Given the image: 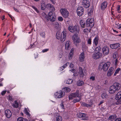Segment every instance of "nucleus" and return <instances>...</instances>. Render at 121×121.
<instances>
[{
    "mask_svg": "<svg viewBox=\"0 0 121 121\" xmlns=\"http://www.w3.org/2000/svg\"><path fill=\"white\" fill-rule=\"evenodd\" d=\"M46 7L48 10L52 11L49 12L48 14L50 20L52 22L55 21V17L52 13V12L55 10L54 7L52 5L50 4H46Z\"/></svg>",
    "mask_w": 121,
    "mask_h": 121,
    "instance_id": "nucleus-1",
    "label": "nucleus"
},
{
    "mask_svg": "<svg viewBox=\"0 0 121 121\" xmlns=\"http://www.w3.org/2000/svg\"><path fill=\"white\" fill-rule=\"evenodd\" d=\"M121 84L117 82L114 83V84L111 86L109 88V92L110 93L113 94L116 91H118L121 88Z\"/></svg>",
    "mask_w": 121,
    "mask_h": 121,
    "instance_id": "nucleus-2",
    "label": "nucleus"
},
{
    "mask_svg": "<svg viewBox=\"0 0 121 121\" xmlns=\"http://www.w3.org/2000/svg\"><path fill=\"white\" fill-rule=\"evenodd\" d=\"M79 91L77 90L74 93H72L69 96V99H72L76 97H78V98H76L73 101V102L74 103L79 102L81 99V97L80 96H79Z\"/></svg>",
    "mask_w": 121,
    "mask_h": 121,
    "instance_id": "nucleus-3",
    "label": "nucleus"
},
{
    "mask_svg": "<svg viewBox=\"0 0 121 121\" xmlns=\"http://www.w3.org/2000/svg\"><path fill=\"white\" fill-rule=\"evenodd\" d=\"M66 34L64 31H62L61 34L59 32H57L56 34V38L59 39L60 38L61 42H63L65 40L66 38Z\"/></svg>",
    "mask_w": 121,
    "mask_h": 121,
    "instance_id": "nucleus-4",
    "label": "nucleus"
},
{
    "mask_svg": "<svg viewBox=\"0 0 121 121\" xmlns=\"http://www.w3.org/2000/svg\"><path fill=\"white\" fill-rule=\"evenodd\" d=\"M68 28L69 30L71 33H75L77 34H78L79 32V28L76 25L72 26L69 25Z\"/></svg>",
    "mask_w": 121,
    "mask_h": 121,
    "instance_id": "nucleus-5",
    "label": "nucleus"
},
{
    "mask_svg": "<svg viewBox=\"0 0 121 121\" xmlns=\"http://www.w3.org/2000/svg\"><path fill=\"white\" fill-rule=\"evenodd\" d=\"M108 62L104 64L101 63L99 65L98 68L99 70L103 69L104 71H106L108 68Z\"/></svg>",
    "mask_w": 121,
    "mask_h": 121,
    "instance_id": "nucleus-6",
    "label": "nucleus"
},
{
    "mask_svg": "<svg viewBox=\"0 0 121 121\" xmlns=\"http://www.w3.org/2000/svg\"><path fill=\"white\" fill-rule=\"evenodd\" d=\"M72 39L76 46L77 45V44L75 43H79L81 42V39L78 36L77 34L75 33L72 36Z\"/></svg>",
    "mask_w": 121,
    "mask_h": 121,
    "instance_id": "nucleus-7",
    "label": "nucleus"
},
{
    "mask_svg": "<svg viewBox=\"0 0 121 121\" xmlns=\"http://www.w3.org/2000/svg\"><path fill=\"white\" fill-rule=\"evenodd\" d=\"M86 22V27H90L92 28L93 27L94 25V19L93 18L87 19Z\"/></svg>",
    "mask_w": 121,
    "mask_h": 121,
    "instance_id": "nucleus-8",
    "label": "nucleus"
},
{
    "mask_svg": "<svg viewBox=\"0 0 121 121\" xmlns=\"http://www.w3.org/2000/svg\"><path fill=\"white\" fill-rule=\"evenodd\" d=\"M65 94V93L63 91H60L55 93V97L56 98H60L64 96Z\"/></svg>",
    "mask_w": 121,
    "mask_h": 121,
    "instance_id": "nucleus-9",
    "label": "nucleus"
},
{
    "mask_svg": "<svg viewBox=\"0 0 121 121\" xmlns=\"http://www.w3.org/2000/svg\"><path fill=\"white\" fill-rule=\"evenodd\" d=\"M115 99L117 101L115 104L117 105L121 104V91L118 92L116 96Z\"/></svg>",
    "mask_w": 121,
    "mask_h": 121,
    "instance_id": "nucleus-10",
    "label": "nucleus"
},
{
    "mask_svg": "<svg viewBox=\"0 0 121 121\" xmlns=\"http://www.w3.org/2000/svg\"><path fill=\"white\" fill-rule=\"evenodd\" d=\"M60 12L62 15L65 18L67 17L69 15V12L66 9H61Z\"/></svg>",
    "mask_w": 121,
    "mask_h": 121,
    "instance_id": "nucleus-11",
    "label": "nucleus"
},
{
    "mask_svg": "<svg viewBox=\"0 0 121 121\" xmlns=\"http://www.w3.org/2000/svg\"><path fill=\"white\" fill-rule=\"evenodd\" d=\"M84 11V9L82 7H78L77 9V12L78 15L80 16L82 14Z\"/></svg>",
    "mask_w": 121,
    "mask_h": 121,
    "instance_id": "nucleus-12",
    "label": "nucleus"
},
{
    "mask_svg": "<svg viewBox=\"0 0 121 121\" xmlns=\"http://www.w3.org/2000/svg\"><path fill=\"white\" fill-rule=\"evenodd\" d=\"M102 52L104 56L107 55L109 52L108 48L107 46H104L102 48Z\"/></svg>",
    "mask_w": 121,
    "mask_h": 121,
    "instance_id": "nucleus-13",
    "label": "nucleus"
},
{
    "mask_svg": "<svg viewBox=\"0 0 121 121\" xmlns=\"http://www.w3.org/2000/svg\"><path fill=\"white\" fill-rule=\"evenodd\" d=\"M102 54L100 52H97V53H94L92 56L93 58L95 59H99L102 57Z\"/></svg>",
    "mask_w": 121,
    "mask_h": 121,
    "instance_id": "nucleus-14",
    "label": "nucleus"
},
{
    "mask_svg": "<svg viewBox=\"0 0 121 121\" xmlns=\"http://www.w3.org/2000/svg\"><path fill=\"white\" fill-rule=\"evenodd\" d=\"M82 5L85 8H88L90 6L89 2L87 0H83L82 2Z\"/></svg>",
    "mask_w": 121,
    "mask_h": 121,
    "instance_id": "nucleus-15",
    "label": "nucleus"
},
{
    "mask_svg": "<svg viewBox=\"0 0 121 121\" xmlns=\"http://www.w3.org/2000/svg\"><path fill=\"white\" fill-rule=\"evenodd\" d=\"M6 116L8 118H10L12 116V113L11 111L9 109L6 110L5 112Z\"/></svg>",
    "mask_w": 121,
    "mask_h": 121,
    "instance_id": "nucleus-16",
    "label": "nucleus"
},
{
    "mask_svg": "<svg viewBox=\"0 0 121 121\" xmlns=\"http://www.w3.org/2000/svg\"><path fill=\"white\" fill-rule=\"evenodd\" d=\"M110 47L112 49H115L119 47L120 46V44L119 43H116L113 44H110Z\"/></svg>",
    "mask_w": 121,
    "mask_h": 121,
    "instance_id": "nucleus-17",
    "label": "nucleus"
},
{
    "mask_svg": "<svg viewBox=\"0 0 121 121\" xmlns=\"http://www.w3.org/2000/svg\"><path fill=\"white\" fill-rule=\"evenodd\" d=\"M65 47L66 50H69L71 49V43L69 41H67Z\"/></svg>",
    "mask_w": 121,
    "mask_h": 121,
    "instance_id": "nucleus-18",
    "label": "nucleus"
},
{
    "mask_svg": "<svg viewBox=\"0 0 121 121\" xmlns=\"http://www.w3.org/2000/svg\"><path fill=\"white\" fill-rule=\"evenodd\" d=\"M114 68L113 67H111L109 69L107 75L108 76H110L114 72Z\"/></svg>",
    "mask_w": 121,
    "mask_h": 121,
    "instance_id": "nucleus-19",
    "label": "nucleus"
},
{
    "mask_svg": "<svg viewBox=\"0 0 121 121\" xmlns=\"http://www.w3.org/2000/svg\"><path fill=\"white\" fill-rule=\"evenodd\" d=\"M107 3L106 2L102 3L101 5V9L102 10H104L107 6Z\"/></svg>",
    "mask_w": 121,
    "mask_h": 121,
    "instance_id": "nucleus-20",
    "label": "nucleus"
},
{
    "mask_svg": "<svg viewBox=\"0 0 121 121\" xmlns=\"http://www.w3.org/2000/svg\"><path fill=\"white\" fill-rule=\"evenodd\" d=\"M79 60L81 62H83L85 58L84 54V52H82L80 55L79 56Z\"/></svg>",
    "mask_w": 121,
    "mask_h": 121,
    "instance_id": "nucleus-21",
    "label": "nucleus"
},
{
    "mask_svg": "<svg viewBox=\"0 0 121 121\" xmlns=\"http://www.w3.org/2000/svg\"><path fill=\"white\" fill-rule=\"evenodd\" d=\"M117 117V116L116 114H113L110 116L108 118V120H114L116 119Z\"/></svg>",
    "mask_w": 121,
    "mask_h": 121,
    "instance_id": "nucleus-22",
    "label": "nucleus"
},
{
    "mask_svg": "<svg viewBox=\"0 0 121 121\" xmlns=\"http://www.w3.org/2000/svg\"><path fill=\"white\" fill-rule=\"evenodd\" d=\"M99 39L98 37L97 36L94 39V43L95 45H97L98 43Z\"/></svg>",
    "mask_w": 121,
    "mask_h": 121,
    "instance_id": "nucleus-23",
    "label": "nucleus"
},
{
    "mask_svg": "<svg viewBox=\"0 0 121 121\" xmlns=\"http://www.w3.org/2000/svg\"><path fill=\"white\" fill-rule=\"evenodd\" d=\"M80 24L81 27L83 28H84L85 26V22L82 20L80 21Z\"/></svg>",
    "mask_w": 121,
    "mask_h": 121,
    "instance_id": "nucleus-24",
    "label": "nucleus"
},
{
    "mask_svg": "<svg viewBox=\"0 0 121 121\" xmlns=\"http://www.w3.org/2000/svg\"><path fill=\"white\" fill-rule=\"evenodd\" d=\"M41 9L42 10H44L46 8V4H45L43 2L42 3H41Z\"/></svg>",
    "mask_w": 121,
    "mask_h": 121,
    "instance_id": "nucleus-25",
    "label": "nucleus"
},
{
    "mask_svg": "<svg viewBox=\"0 0 121 121\" xmlns=\"http://www.w3.org/2000/svg\"><path fill=\"white\" fill-rule=\"evenodd\" d=\"M93 9L94 7L92 6L90 9L89 11L88 12V14L89 16L91 15L93 13Z\"/></svg>",
    "mask_w": 121,
    "mask_h": 121,
    "instance_id": "nucleus-26",
    "label": "nucleus"
},
{
    "mask_svg": "<svg viewBox=\"0 0 121 121\" xmlns=\"http://www.w3.org/2000/svg\"><path fill=\"white\" fill-rule=\"evenodd\" d=\"M79 74L80 75L81 77H83L84 76V73L82 71V69L81 68H79Z\"/></svg>",
    "mask_w": 121,
    "mask_h": 121,
    "instance_id": "nucleus-27",
    "label": "nucleus"
},
{
    "mask_svg": "<svg viewBox=\"0 0 121 121\" xmlns=\"http://www.w3.org/2000/svg\"><path fill=\"white\" fill-rule=\"evenodd\" d=\"M92 103H91L90 104H88L85 103L83 102L82 104V106L88 107H91V106L92 105Z\"/></svg>",
    "mask_w": 121,
    "mask_h": 121,
    "instance_id": "nucleus-28",
    "label": "nucleus"
},
{
    "mask_svg": "<svg viewBox=\"0 0 121 121\" xmlns=\"http://www.w3.org/2000/svg\"><path fill=\"white\" fill-rule=\"evenodd\" d=\"M82 49L83 50H85L87 48V47L86 46L84 42L82 43Z\"/></svg>",
    "mask_w": 121,
    "mask_h": 121,
    "instance_id": "nucleus-29",
    "label": "nucleus"
},
{
    "mask_svg": "<svg viewBox=\"0 0 121 121\" xmlns=\"http://www.w3.org/2000/svg\"><path fill=\"white\" fill-rule=\"evenodd\" d=\"M84 83L82 81L79 80L77 82V85L78 86H81Z\"/></svg>",
    "mask_w": 121,
    "mask_h": 121,
    "instance_id": "nucleus-30",
    "label": "nucleus"
},
{
    "mask_svg": "<svg viewBox=\"0 0 121 121\" xmlns=\"http://www.w3.org/2000/svg\"><path fill=\"white\" fill-rule=\"evenodd\" d=\"M108 96V95L105 93H103L102 94L101 97L103 99H105Z\"/></svg>",
    "mask_w": 121,
    "mask_h": 121,
    "instance_id": "nucleus-31",
    "label": "nucleus"
},
{
    "mask_svg": "<svg viewBox=\"0 0 121 121\" xmlns=\"http://www.w3.org/2000/svg\"><path fill=\"white\" fill-rule=\"evenodd\" d=\"M86 115L85 114L82 113V117H84L82 119V120H86L87 119V118L85 117H86Z\"/></svg>",
    "mask_w": 121,
    "mask_h": 121,
    "instance_id": "nucleus-32",
    "label": "nucleus"
},
{
    "mask_svg": "<svg viewBox=\"0 0 121 121\" xmlns=\"http://www.w3.org/2000/svg\"><path fill=\"white\" fill-rule=\"evenodd\" d=\"M73 81V80L72 79H68L66 80V83L67 84H69L71 83Z\"/></svg>",
    "mask_w": 121,
    "mask_h": 121,
    "instance_id": "nucleus-33",
    "label": "nucleus"
},
{
    "mask_svg": "<svg viewBox=\"0 0 121 121\" xmlns=\"http://www.w3.org/2000/svg\"><path fill=\"white\" fill-rule=\"evenodd\" d=\"M121 69L120 68H118L116 70L114 73V75L115 76L116 74L119 73V71H120Z\"/></svg>",
    "mask_w": 121,
    "mask_h": 121,
    "instance_id": "nucleus-34",
    "label": "nucleus"
},
{
    "mask_svg": "<svg viewBox=\"0 0 121 121\" xmlns=\"http://www.w3.org/2000/svg\"><path fill=\"white\" fill-rule=\"evenodd\" d=\"M62 120L61 117L58 116L56 117V121H62Z\"/></svg>",
    "mask_w": 121,
    "mask_h": 121,
    "instance_id": "nucleus-35",
    "label": "nucleus"
},
{
    "mask_svg": "<svg viewBox=\"0 0 121 121\" xmlns=\"http://www.w3.org/2000/svg\"><path fill=\"white\" fill-rule=\"evenodd\" d=\"M101 48L99 46L97 47L96 48L95 51H97V52H100L101 50Z\"/></svg>",
    "mask_w": 121,
    "mask_h": 121,
    "instance_id": "nucleus-36",
    "label": "nucleus"
},
{
    "mask_svg": "<svg viewBox=\"0 0 121 121\" xmlns=\"http://www.w3.org/2000/svg\"><path fill=\"white\" fill-rule=\"evenodd\" d=\"M118 56V54L117 52H114L113 55V57L114 58H116Z\"/></svg>",
    "mask_w": 121,
    "mask_h": 121,
    "instance_id": "nucleus-37",
    "label": "nucleus"
},
{
    "mask_svg": "<svg viewBox=\"0 0 121 121\" xmlns=\"http://www.w3.org/2000/svg\"><path fill=\"white\" fill-rule=\"evenodd\" d=\"M73 55V53L72 52H70L69 55V59H71Z\"/></svg>",
    "mask_w": 121,
    "mask_h": 121,
    "instance_id": "nucleus-38",
    "label": "nucleus"
},
{
    "mask_svg": "<svg viewBox=\"0 0 121 121\" xmlns=\"http://www.w3.org/2000/svg\"><path fill=\"white\" fill-rule=\"evenodd\" d=\"M25 113L26 114V115L30 116V114L27 111L26 108H25Z\"/></svg>",
    "mask_w": 121,
    "mask_h": 121,
    "instance_id": "nucleus-39",
    "label": "nucleus"
},
{
    "mask_svg": "<svg viewBox=\"0 0 121 121\" xmlns=\"http://www.w3.org/2000/svg\"><path fill=\"white\" fill-rule=\"evenodd\" d=\"M69 65V62H67L63 66H62V67L63 68V69H63L65 68L67 66Z\"/></svg>",
    "mask_w": 121,
    "mask_h": 121,
    "instance_id": "nucleus-40",
    "label": "nucleus"
},
{
    "mask_svg": "<svg viewBox=\"0 0 121 121\" xmlns=\"http://www.w3.org/2000/svg\"><path fill=\"white\" fill-rule=\"evenodd\" d=\"M17 121H24V118L22 117H19L17 119Z\"/></svg>",
    "mask_w": 121,
    "mask_h": 121,
    "instance_id": "nucleus-41",
    "label": "nucleus"
},
{
    "mask_svg": "<svg viewBox=\"0 0 121 121\" xmlns=\"http://www.w3.org/2000/svg\"><path fill=\"white\" fill-rule=\"evenodd\" d=\"M13 106L16 108H17L18 106V104L17 102L15 103V104H14Z\"/></svg>",
    "mask_w": 121,
    "mask_h": 121,
    "instance_id": "nucleus-42",
    "label": "nucleus"
},
{
    "mask_svg": "<svg viewBox=\"0 0 121 121\" xmlns=\"http://www.w3.org/2000/svg\"><path fill=\"white\" fill-rule=\"evenodd\" d=\"M117 58L113 62L114 65H115V66L117 65Z\"/></svg>",
    "mask_w": 121,
    "mask_h": 121,
    "instance_id": "nucleus-43",
    "label": "nucleus"
},
{
    "mask_svg": "<svg viewBox=\"0 0 121 121\" xmlns=\"http://www.w3.org/2000/svg\"><path fill=\"white\" fill-rule=\"evenodd\" d=\"M64 89L67 92H69L70 91V89L69 88L66 87L64 88Z\"/></svg>",
    "mask_w": 121,
    "mask_h": 121,
    "instance_id": "nucleus-44",
    "label": "nucleus"
},
{
    "mask_svg": "<svg viewBox=\"0 0 121 121\" xmlns=\"http://www.w3.org/2000/svg\"><path fill=\"white\" fill-rule=\"evenodd\" d=\"M40 35L43 38L45 37V33L44 32H41L40 34Z\"/></svg>",
    "mask_w": 121,
    "mask_h": 121,
    "instance_id": "nucleus-45",
    "label": "nucleus"
},
{
    "mask_svg": "<svg viewBox=\"0 0 121 121\" xmlns=\"http://www.w3.org/2000/svg\"><path fill=\"white\" fill-rule=\"evenodd\" d=\"M91 39L89 38L87 40V43L89 44H91Z\"/></svg>",
    "mask_w": 121,
    "mask_h": 121,
    "instance_id": "nucleus-46",
    "label": "nucleus"
},
{
    "mask_svg": "<svg viewBox=\"0 0 121 121\" xmlns=\"http://www.w3.org/2000/svg\"><path fill=\"white\" fill-rule=\"evenodd\" d=\"M90 79L92 81L94 80L95 79V77L93 76H91L90 78Z\"/></svg>",
    "mask_w": 121,
    "mask_h": 121,
    "instance_id": "nucleus-47",
    "label": "nucleus"
},
{
    "mask_svg": "<svg viewBox=\"0 0 121 121\" xmlns=\"http://www.w3.org/2000/svg\"><path fill=\"white\" fill-rule=\"evenodd\" d=\"M58 20L60 21H62L63 20V19L62 17H58Z\"/></svg>",
    "mask_w": 121,
    "mask_h": 121,
    "instance_id": "nucleus-48",
    "label": "nucleus"
},
{
    "mask_svg": "<svg viewBox=\"0 0 121 121\" xmlns=\"http://www.w3.org/2000/svg\"><path fill=\"white\" fill-rule=\"evenodd\" d=\"M49 50L48 49H44L43 50L42 52H47Z\"/></svg>",
    "mask_w": 121,
    "mask_h": 121,
    "instance_id": "nucleus-49",
    "label": "nucleus"
},
{
    "mask_svg": "<svg viewBox=\"0 0 121 121\" xmlns=\"http://www.w3.org/2000/svg\"><path fill=\"white\" fill-rule=\"evenodd\" d=\"M6 91H3L1 93V94L2 95H4L6 92Z\"/></svg>",
    "mask_w": 121,
    "mask_h": 121,
    "instance_id": "nucleus-50",
    "label": "nucleus"
},
{
    "mask_svg": "<svg viewBox=\"0 0 121 121\" xmlns=\"http://www.w3.org/2000/svg\"><path fill=\"white\" fill-rule=\"evenodd\" d=\"M120 5H117V10L118 11H119L120 10Z\"/></svg>",
    "mask_w": 121,
    "mask_h": 121,
    "instance_id": "nucleus-51",
    "label": "nucleus"
},
{
    "mask_svg": "<svg viewBox=\"0 0 121 121\" xmlns=\"http://www.w3.org/2000/svg\"><path fill=\"white\" fill-rule=\"evenodd\" d=\"M35 45H34V44H33L32 45H30V46L28 48V49H30L31 48H33L35 46Z\"/></svg>",
    "mask_w": 121,
    "mask_h": 121,
    "instance_id": "nucleus-52",
    "label": "nucleus"
},
{
    "mask_svg": "<svg viewBox=\"0 0 121 121\" xmlns=\"http://www.w3.org/2000/svg\"><path fill=\"white\" fill-rule=\"evenodd\" d=\"M82 115V113H79L78 114V117H79V118H81Z\"/></svg>",
    "mask_w": 121,
    "mask_h": 121,
    "instance_id": "nucleus-53",
    "label": "nucleus"
},
{
    "mask_svg": "<svg viewBox=\"0 0 121 121\" xmlns=\"http://www.w3.org/2000/svg\"><path fill=\"white\" fill-rule=\"evenodd\" d=\"M115 121H121V119L120 118H117L115 120Z\"/></svg>",
    "mask_w": 121,
    "mask_h": 121,
    "instance_id": "nucleus-54",
    "label": "nucleus"
},
{
    "mask_svg": "<svg viewBox=\"0 0 121 121\" xmlns=\"http://www.w3.org/2000/svg\"><path fill=\"white\" fill-rule=\"evenodd\" d=\"M69 66L70 68H72L73 67L74 65L73 64L71 63H70Z\"/></svg>",
    "mask_w": 121,
    "mask_h": 121,
    "instance_id": "nucleus-55",
    "label": "nucleus"
},
{
    "mask_svg": "<svg viewBox=\"0 0 121 121\" xmlns=\"http://www.w3.org/2000/svg\"><path fill=\"white\" fill-rule=\"evenodd\" d=\"M33 9L37 12H38L39 11L37 8H36L35 7H33Z\"/></svg>",
    "mask_w": 121,
    "mask_h": 121,
    "instance_id": "nucleus-56",
    "label": "nucleus"
},
{
    "mask_svg": "<svg viewBox=\"0 0 121 121\" xmlns=\"http://www.w3.org/2000/svg\"><path fill=\"white\" fill-rule=\"evenodd\" d=\"M69 71H71V72H72L73 73H74L75 71V70L74 69H72L70 70Z\"/></svg>",
    "mask_w": 121,
    "mask_h": 121,
    "instance_id": "nucleus-57",
    "label": "nucleus"
},
{
    "mask_svg": "<svg viewBox=\"0 0 121 121\" xmlns=\"http://www.w3.org/2000/svg\"><path fill=\"white\" fill-rule=\"evenodd\" d=\"M9 99L10 100H12V97L10 96H9Z\"/></svg>",
    "mask_w": 121,
    "mask_h": 121,
    "instance_id": "nucleus-58",
    "label": "nucleus"
},
{
    "mask_svg": "<svg viewBox=\"0 0 121 121\" xmlns=\"http://www.w3.org/2000/svg\"><path fill=\"white\" fill-rule=\"evenodd\" d=\"M117 26L116 27V28H117L118 29H121V27H120V25H119V26H118L117 24Z\"/></svg>",
    "mask_w": 121,
    "mask_h": 121,
    "instance_id": "nucleus-59",
    "label": "nucleus"
},
{
    "mask_svg": "<svg viewBox=\"0 0 121 121\" xmlns=\"http://www.w3.org/2000/svg\"><path fill=\"white\" fill-rule=\"evenodd\" d=\"M14 9L17 12H18L19 11L17 9L14 8Z\"/></svg>",
    "mask_w": 121,
    "mask_h": 121,
    "instance_id": "nucleus-60",
    "label": "nucleus"
},
{
    "mask_svg": "<svg viewBox=\"0 0 121 121\" xmlns=\"http://www.w3.org/2000/svg\"><path fill=\"white\" fill-rule=\"evenodd\" d=\"M55 23L56 24V26L57 27H58L59 26V23H58L56 22Z\"/></svg>",
    "mask_w": 121,
    "mask_h": 121,
    "instance_id": "nucleus-61",
    "label": "nucleus"
},
{
    "mask_svg": "<svg viewBox=\"0 0 121 121\" xmlns=\"http://www.w3.org/2000/svg\"><path fill=\"white\" fill-rule=\"evenodd\" d=\"M103 103V102L102 101H101L99 103V105H100L101 104H102Z\"/></svg>",
    "mask_w": 121,
    "mask_h": 121,
    "instance_id": "nucleus-62",
    "label": "nucleus"
},
{
    "mask_svg": "<svg viewBox=\"0 0 121 121\" xmlns=\"http://www.w3.org/2000/svg\"><path fill=\"white\" fill-rule=\"evenodd\" d=\"M61 107H62V108H63L64 107V106L63 104L62 103L61 105Z\"/></svg>",
    "mask_w": 121,
    "mask_h": 121,
    "instance_id": "nucleus-63",
    "label": "nucleus"
},
{
    "mask_svg": "<svg viewBox=\"0 0 121 121\" xmlns=\"http://www.w3.org/2000/svg\"><path fill=\"white\" fill-rule=\"evenodd\" d=\"M113 30L115 32H116L117 33H118V32L117 31L115 30H114V29Z\"/></svg>",
    "mask_w": 121,
    "mask_h": 121,
    "instance_id": "nucleus-64",
    "label": "nucleus"
}]
</instances>
